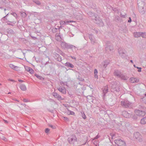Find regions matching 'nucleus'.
I'll use <instances>...</instances> for the list:
<instances>
[{
	"instance_id": "obj_1",
	"label": "nucleus",
	"mask_w": 146,
	"mask_h": 146,
	"mask_svg": "<svg viewBox=\"0 0 146 146\" xmlns=\"http://www.w3.org/2000/svg\"><path fill=\"white\" fill-rule=\"evenodd\" d=\"M137 4L140 13L142 14H144L145 12V11L144 9V6L145 5V3L141 0H138Z\"/></svg>"
},
{
	"instance_id": "obj_2",
	"label": "nucleus",
	"mask_w": 146,
	"mask_h": 146,
	"mask_svg": "<svg viewBox=\"0 0 146 146\" xmlns=\"http://www.w3.org/2000/svg\"><path fill=\"white\" fill-rule=\"evenodd\" d=\"M121 104L123 107L126 108H131L132 106V104L127 100L121 101Z\"/></svg>"
},
{
	"instance_id": "obj_3",
	"label": "nucleus",
	"mask_w": 146,
	"mask_h": 146,
	"mask_svg": "<svg viewBox=\"0 0 146 146\" xmlns=\"http://www.w3.org/2000/svg\"><path fill=\"white\" fill-rule=\"evenodd\" d=\"M141 108H143V110H136L135 111V114L139 116L142 117L144 116L146 114L145 111V108L142 106H141Z\"/></svg>"
},
{
	"instance_id": "obj_4",
	"label": "nucleus",
	"mask_w": 146,
	"mask_h": 146,
	"mask_svg": "<svg viewBox=\"0 0 146 146\" xmlns=\"http://www.w3.org/2000/svg\"><path fill=\"white\" fill-rule=\"evenodd\" d=\"M112 84L111 86V88L117 92H119V82L117 81H115L112 82Z\"/></svg>"
},
{
	"instance_id": "obj_5",
	"label": "nucleus",
	"mask_w": 146,
	"mask_h": 146,
	"mask_svg": "<svg viewBox=\"0 0 146 146\" xmlns=\"http://www.w3.org/2000/svg\"><path fill=\"white\" fill-rule=\"evenodd\" d=\"M93 20L95 23L99 25L100 26L103 27L104 25V23L101 19L96 17V16H94V18L93 19Z\"/></svg>"
},
{
	"instance_id": "obj_6",
	"label": "nucleus",
	"mask_w": 146,
	"mask_h": 146,
	"mask_svg": "<svg viewBox=\"0 0 146 146\" xmlns=\"http://www.w3.org/2000/svg\"><path fill=\"white\" fill-rule=\"evenodd\" d=\"M115 146H125V142L120 139H116L114 141Z\"/></svg>"
},
{
	"instance_id": "obj_7",
	"label": "nucleus",
	"mask_w": 146,
	"mask_h": 146,
	"mask_svg": "<svg viewBox=\"0 0 146 146\" xmlns=\"http://www.w3.org/2000/svg\"><path fill=\"white\" fill-rule=\"evenodd\" d=\"M133 137L139 142L143 141L142 137L141 135L138 132H135L133 134Z\"/></svg>"
},
{
	"instance_id": "obj_8",
	"label": "nucleus",
	"mask_w": 146,
	"mask_h": 146,
	"mask_svg": "<svg viewBox=\"0 0 146 146\" xmlns=\"http://www.w3.org/2000/svg\"><path fill=\"white\" fill-rule=\"evenodd\" d=\"M61 45L63 48L64 49L72 48L74 47H75V46L73 45L68 44L64 42H62L61 43Z\"/></svg>"
},
{
	"instance_id": "obj_9",
	"label": "nucleus",
	"mask_w": 146,
	"mask_h": 146,
	"mask_svg": "<svg viewBox=\"0 0 146 146\" xmlns=\"http://www.w3.org/2000/svg\"><path fill=\"white\" fill-rule=\"evenodd\" d=\"M69 143L71 144H73L74 142L77 141V139L75 135H72L68 138Z\"/></svg>"
},
{
	"instance_id": "obj_10",
	"label": "nucleus",
	"mask_w": 146,
	"mask_h": 146,
	"mask_svg": "<svg viewBox=\"0 0 146 146\" xmlns=\"http://www.w3.org/2000/svg\"><path fill=\"white\" fill-rule=\"evenodd\" d=\"M122 115L124 117L126 118H130L133 115L131 113H129L126 111H124L122 112Z\"/></svg>"
},
{
	"instance_id": "obj_11",
	"label": "nucleus",
	"mask_w": 146,
	"mask_h": 146,
	"mask_svg": "<svg viewBox=\"0 0 146 146\" xmlns=\"http://www.w3.org/2000/svg\"><path fill=\"white\" fill-rule=\"evenodd\" d=\"M118 52L119 54L122 57L124 56L125 54L124 50L121 47L119 48L118 49Z\"/></svg>"
},
{
	"instance_id": "obj_12",
	"label": "nucleus",
	"mask_w": 146,
	"mask_h": 146,
	"mask_svg": "<svg viewBox=\"0 0 146 146\" xmlns=\"http://www.w3.org/2000/svg\"><path fill=\"white\" fill-rule=\"evenodd\" d=\"M57 88L58 90L63 94H65L66 93V90L64 87L60 86Z\"/></svg>"
},
{
	"instance_id": "obj_13",
	"label": "nucleus",
	"mask_w": 146,
	"mask_h": 146,
	"mask_svg": "<svg viewBox=\"0 0 146 146\" xmlns=\"http://www.w3.org/2000/svg\"><path fill=\"white\" fill-rule=\"evenodd\" d=\"M139 81V79L138 78L132 77L130 79V82L132 83L137 82Z\"/></svg>"
},
{
	"instance_id": "obj_14",
	"label": "nucleus",
	"mask_w": 146,
	"mask_h": 146,
	"mask_svg": "<svg viewBox=\"0 0 146 146\" xmlns=\"http://www.w3.org/2000/svg\"><path fill=\"white\" fill-rule=\"evenodd\" d=\"M122 74L121 72L118 70H115L114 72V74L115 76L119 78Z\"/></svg>"
},
{
	"instance_id": "obj_15",
	"label": "nucleus",
	"mask_w": 146,
	"mask_h": 146,
	"mask_svg": "<svg viewBox=\"0 0 146 146\" xmlns=\"http://www.w3.org/2000/svg\"><path fill=\"white\" fill-rule=\"evenodd\" d=\"M88 37L92 44H94L95 42V40L93 35L92 34H88Z\"/></svg>"
},
{
	"instance_id": "obj_16",
	"label": "nucleus",
	"mask_w": 146,
	"mask_h": 146,
	"mask_svg": "<svg viewBox=\"0 0 146 146\" xmlns=\"http://www.w3.org/2000/svg\"><path fill=\"white\" fill-rule=\"evenodd\" d=\"M73 22V21H61L60 22V23L61 25H66L67 23H68Z\"/></svg>"
},
{
	"instance_id": "obj_17",
	"label": "nucleus",
	"mask_w": 146,
	"mask_h": 146,
	"mask_svg": "<svg viewBox=\"0 0 146 146\" xmlns=\"http://www.w3.org/2000/svg\"><path fill=\"white\" fill-rule=\"evenodd\" d=\"M25 69L27 71L29 72L31 74L34 73V71L31 68L27 66L25 68Z\"/></svg>"
},
{
	"instance_id": "obj_18",
	"label": "nucleus",
	"mask_w": 146,
	"mask_h": 146,
	"mask_svg": "<svg viewBox=\"0 0 146 146\" xmlns=\"http://www.w3.org/2000/svg\"><path fill=\"white\" fill-rule=\"evenodd\" d=\"M113 47L111 45H109L107 46L106 47V49L107 51H111L113 50Z\"/></svg>"
},
{
	"instance_id": "obj_19",
	"label": "nucleus",
	"mask_w": 146,
	"mask_h": 146,
	"mask_svg": "<svg viewBox=\"0 0 146 146\" xmlns=\"http://www.w3.org/2000/svg\"><path fill=\"white\" fill-rule=\"evenodd\" d=\"M53 96L55 98H57L58 99L61 98V96L56 92H53Z\"/></svg>"
},
{
	"instance_id": "obj_20",
	"label": "nucleus",
	"mask_w": 146,
	"mask_h": 146,
	"mask_svg": "<svg viewBox=\"0 0 146 146\" xmlns=\"http://www.w3.org/2000/svg\"><path fill=\"white\" fill-rule=\"evenodd\" d=\"M108 85H106L104 87V88L103 90V96H104L105 95V94L108 92Z\"/></svg>"
},
{
	"instance_id": "obj_21",
	"label": "nucleus",
	"mask_w": 146,
	"mask_h": 146,
	"mask_svg": "<svg viewBox=\"0 0 146 146\" xmlns=\"http://www.w3.org/2000/svg\"><path fill=\"white\" fill-rule=\"evenodd\" d=\"M119 78H120L121 79L123 80H126L128 79L129 77L124 75L122 73Z\"/></svg>"
},
{
	"instance_id": "obj_22",
	"label": "nucleus",
	"mask_w": 146,
	"mask_h": 146,
	"mask_svg": "<svg viewBox=\"0 0 146 146\" xmlns=\"http://www.w3.org/2000/svg\"><path fill=\"white\" fill-rule=\"evenodd\" d=\"M141 32H134L133 33L134 36L136 38L139 37L140 36H141Z\"/></svg>"
},
{
	"instance_id": "obj_23",
	"label": "nucleus",
	"mask_w": 146,
	"mask_h": 146,
	"mask_svg": "<svg viewBox=\"0 0 146 146\" xmlns=\"http://www.w3.org/2000/svg\"><path fill=\"white\" fill-rule=\"evenodd\" d=\"M20 88L21 90L23 91H25L27 90V88L26 86L23 84H21L20 86Z\"/></svg>"
},
{
	"instance_id": "obj_24",
	"label": "nucleus",
	"mask_w": 146,
	"mask_h": 146,
	"mask_svg": "<svg viewBox=\"0 0 146 146\" xmlns=\"http://www.w3.org/2000/svg\"><path fill=\"white\" fill-rule=\"evenodd\" d=\"M65 65L66 66L70 67L71 68H73L74 67V66L73 64L68 62H66L65 63Z\"/></svg>"
},
{
	"instance_id": "obj_25",
	"label": "nucleus",
	"mask_w": 146,
	"mask_h": 146,
	"mask_svg": "<svg viewBox=\"0 0 146 146\" xmlns=\"http://www.w3.org/2000/svg\"><path fill=\"white\" fill-rule=\"evenodd\" d=\"M140 122L141 124H146V116L141 120Z\"/></svg>"
},
{
	"instance_id": "obj_26",
	"label": "nucleus",
	"mask_w": 146,
	"mask_h": 146,
	"mask_svg": "<svg viewBox=\"0 0 146 146\" xmlns=\"http://www.w3.org/2000/svg\"><path fill=\"white\" fill-rule=\"evenodd\" d=\"M33 1L36 5H41V3L39 0H32Z\"/></svg>"
},
{
	"instance_id": "obj_27",
	"label": "nucleus",
	"mask_w": 146,
	"mask_h": 146,
	"mask_svg": "<svg viewBox=\"0 0 146 146\" xmlns=\"http://www.w3.org/2000/svg\"><path fill=\"white\" fill-rule=\"evenodd\" d=\"M7 24L8 25H11L12 26H13V25L15 24L16 22L15 21H13L12 22H11L9 21H7Z\"/></svg>"
},
{
	"instance_id": "obj_28",
	"label": "nucleus",
	"mask_w": 146,
	"mask_h": 146,
	"mask_svg": "<svg viewBox=\"0 0 146 146\" xmlns=\"http://www.w3.org/2000/svg\"><path fill=\"white\" fill-rule=\"evenodd\" d=\"M56 56L57 57V60L59 62H60L62 60V57L57 54H56Z\"/></svg>"
},
{
	"instance_id": "obj_29",
	"label": "nucleus",
	"mask_w": 146,
	"mask_h": 146,
	"mask_svg": "<svg viewBox=\"0 0 146 146\" xmlns=\"http://www.w3.org/2000/svg\"><path fill=\"white\" fill-rule=\"evenodd\" d=\"M104 67L105 68L107 67V65L109 64V60H106L104 62Z\"/></svg>"
},
{
	"instance_id": "obj_30",
	"label": "nucleus",
	"mask_w": 146,
	"mask_h": 146,
	"mask_svg": "<svg viewBox=\"0 0 146 146\" xmlns=\"http://www.w3.org/2000/svg\"><path fill=\"white\" fill-rule=\"evenodd\" d=\"M98 74V71L97 70L95 69L94 70V77L95 78H98V76L97 75Z\"/></svg>"
},
{
	"instance_id": "obj_31",
	"label": "nucleus",
	"mask_w": 146,
	"mask_h": 146,
	"mask_svg": "<svg viewBox=\"0 0 146 146\" xmlns=\"http://www.w3.org/2000/svg\"><path fill=\"white\" fill-rule=\"evenodd\" d=\"M61 37L60 35H56L55 36V38L56 40L57 41H60L61 40Z\"/></svg>"
},
{
	"instance_id": "obj_32",
	"label": "nucleus",
	"mask_w": 146,
	"mask_h": 146,
	"mask_svg": "<svg viewBox=\"0 0 146 146\" xmlns=\"http://www.w3.org/2000/svg\"><path fill=\"white\" fill-rule=\"evenodd\" d=\"M9 66L11 68L13 69L14 70H16L15 69L16 68H18V67L17 66H15L13 64H10L9 65Z\"/></svg>"
},
{
	"instance_id": "obj_33",
	"label": "nucleus",
	"mask_w": 146,
	"mask_h": 146,
	"mask_svg": "<svg viewBox=\"0 0 146 146\" xmlns=\"http://www.w3.org/2000/svg\"><path fill=\"white\" fill-rule=\"evenodd\" d=\"M35 75L37 77V78L41 80H43L44 79V78H42V76H39V75L37 74H35Z\"/></svg>"
},
{
	"instance_id": "obj_34",
	"label": "nucleus",
	"mask_w": 146,
	"mask_h": 146,
	"mask_svg": "<svg viewBox=\"0 0 146 146\" xmlns=\"http://www.w3.org/2000/svg\"><path fill=\"white\" fill-rule=\"evenodd\" d=\"M88 16H90V17H93L94 18V16H95L94 15V13H92V12H89L88 13Z\"/></svg>"
},
{
	"instance_id": "obj_35",
	"label": "nucleus",
	"mask_w": 146,
	"mask_h": 146,
	"mask_svg": "<svg viewBox=\"0 0 146 146\" xmlns=\"http://www.w3.org/2000/svg\"><path fill=\"white\" fill-rule=\"evenodd\" d=\"M141 36L143 38H146V33L141 32Z\"/></svg>"
},
{
	"instance_id": "obj_36",
	"label": "nucleus",
	"mask_w": 146,
	"mask_h": 146,
	"mask_svg": "<svg viewBox=\"0 0 146 146\" xmlns=\"http://www.w3.org/2000/svg\"><path fill=\"white\" fill-rule=\"evenodd\" d=\"M138 115L136 114H134L133 115H132V118L134 119H138Z\"/></svg>"
},
{
	"instance_id": "obj_37",
	"label": "nucleus",
	"mask_w": 146,
	"mask_h": 146,
	"mask_svg": "<svg viewBox=\"0 0 146 146\" xmlns=\"http://www.w3.org/2000/svg\"><path fill=\"white\" fill-rule=\"evenodd\" d=\"M21 16L25 18L27 16L26 13L25 12H23L21 13Z\"/></svg>"
},
{
	"instance_id": "obj_38",
	"label": "nucleus",
	"mask_w": 146,
	"mask_h": 146,
	"mask_svg": "<svg viewBox=\"0 0 146 146\" xmlns=\"http://www.w3.org/2000/svg\"><path fill=\"white\" fill-rule=\"evenodd\" d=\"M145 96H146V97L143 98L142 100L144 103L146 104V93L145 94Z\"/></svg>"
},
{
	"instance_id": "obj_39",
	"label": "nucleus",
	"mask_w": 146,
	"mask_h": 146,
	"mask_svg": "<svg viewBox=\"0 0 146 146\" xmlns=\"http://www.w3.org/2000/svg\"><path fill=\"white\" fill-rule=\"evenodd\" d=\"M68 113H69V114L71 115H74V113L73 111L68 110Z\"/></svg>"
},
{
	"instance_id": "obj_40",
	"label": "nucleus",
	"mask_w": 146,
	"mask_h": 146,
	"mask_svg": "<svg viewBox=\"0 0 146 146\" xmlns=\"http://www.w3.org/2000/svg\"><path fill=\"white\" fill-rule=\"evenodd\" d=\"M11 14L15 17L16 18L17 17V15L16 13H11Z\"/></svg>"
},
{
	"instance_id": "obj_41",
	"label": "nucleus",
	"mask_w": 146,
	"mask_h": 146,
	"mask_svg": "<svg viewBox=\"0 0 146 146\" xmlns=\"http://www.w3.org/2000/svg\"><path fill=\"white\" fill-rule=\"evenodd\" d=\"M32 14H33L35 15H38L39 14V13H37L35 12H32Z\"/></svg>"
},
{
	"instance_id": "obj_42",
	"label": "nucleus",
	"mask_w": 146,
	"mask_h": 146,
	"mask_svg": "<svg viewBox=\"0 0 146 146\" xmlns=\"http://www.w3.org/2000/svg\"><path fill=\"white\" fill-rule=\"evenodd\" d=\"M49 131H50V129L48 128H47L45 130V132L46 133H48Z\"/></svg>"
},
{
	"instance_id": "obj_43",
	"label": "nucleus",
	"mask_w": 146,
	"mask_h": 146,
	"mask_svg": "<svg viewBox=\"0 0 146 146\" xmlns=\"http://www.w3.org/2000/svg\"><path fill=\"white\" fill-rule=\"evenodd\" d=\"M136 68L137 69H139V70H138V72H141V67H137H137H136Z\"/></svg>"
},
{
	"instance_id": "obj_44",
	"label": "nucleus",
	"mask_w": 146,
	"mask_h": 146,
	"mask_svg": "<svg viewBox=\"0 0 146 146\" xmlns=\"http://www.w3.org/2000/svg\"><path fill=\"white\" fill-rule=\"evenodd\" d=\"M82 118L85 119L86 118V117L84 113L82 114Z\"/></svg>"
},
{
	"instance_id": "obj_45",
	"label": "nucleus",
	"mask_w": 146,
	"mask_h": 146,
	"mask_svg": "<svg viewBox=\"0 0 146 146\" xmlns=\"http://www.w3.org/2000/svg\"><path fill=\"white\" fill-rule=\"evenodd\" d=\"M23 101L25 102H29V101L27 99L24 98L23 100Z\"/></svg>"
},
{
	"instance_id": "obj_46",
	"label": "nucleus",
	"mask_w": 146,
	"mask_h": 146,
	"mask_svg": "<svg viewBox=\"0 0 146 146\" xmlns=\"http://www.w3.org/2000/svg\"><path fill=\"white\" fill-rule=\"evenodd\" d=\"M1 138L4 140V141H6V138L5 137H4L3 136H2V137H1Z\"/></svg>"
},
{
	"instance_id": "obj_47",
	"label": "nucleus",
	"mask_w": 146,
	"mask_h": 146,
	"mask_svg": "<svg viewBox=\"0 0 146 146\" xmlns=\"http://www.w3.org/2000/svg\"><path fill=\"white\" fill-rule=\"evenodd\" d=\"M63 118L64 119L65 121H68L69 120V119L66 117H64Z\"/></svg>"
},
{
	"instance_id": "obj_48",
	"label": "nucleus",
	"mask_w": 146,
	"mask_h": 146,
	"mask_svg": "<svg viewBox=\"0 0 146 146\" xmlns=\"http://www.w3.org/2000/svg\"><path fill=\"white\" fill-rule=\"evenodd\" d=\"M6 16H4L3 18H2V20H4L5 21L6 20H7V19L6 18Z\"/></svg>"
},
{
	"instance_id": "obj_49",
	"label": "nucleus",
	"mask_w": 146,
	"mask_h": 146,
	"mask_svg": "<svg viewBox=\"0 0 146 146\" xmlns=\"http://www.w3.org/2000/svg\"><path fill=\"white\" fill-rule=\"evenodd\" d=\"M99 137V136H98V135H97V136H96L93 139L94 140V139H98V138Z\"/></svg>"
},
{
	"instance_id": "obj_50",
	"label": "nucleus",
	"mask_w": 146,
	"mask_h": 146,
	"mask_svg": "<svg viewBox=\"0 0 146 146\" xmlns=\"http://www.w3.org/2000/svg\"><path fill=\"white\" fill-rule=\"evenodd\" d=\"M48 110L51 113H53L54 112L53 110H52L48 109Z\"/></svg>"
},
{
	"instance_id": "obj_51",
	"label": "nucleus",
	"mask_w": 146,
	"mask_h": 146,
	"mask_svg": "<svg viewBox=\"0 0 146 146\" xmlns=\"http://www.w3.org/2000/svg\"><path fill=\"white\" fill-rule=\"evenodd\" d=\"M126 14L125 13L124 15H122V13L121 14V17H123V18H125V16L126 15Z\"/></svg>"
},
{
	"instance_id": "obj_52",
	"label": "nucleus",
	"mask_w": 146,
	"mask_h": 146,
	"mask_svg": "<svg viewBox=\"0 0 146 146\" xmlns=\"http://www.w3.org/2000/svg\"><path fill=\"white\" fill-rule=\"evenodd\" d=\"M131 18H130V17H129V20H128V22H129V23H130V22H131Z\"/></svg>"
},
{
	"instance_id": "obj_53",
	"label": "nucleus",
	"mask_w": 146,
	"mask_h": 146,
	"mask_svg": "<svg viewBox=\"0 0 146 146\" xmlns=\"http://www.w3.org/2000/svg\"><path fill=\"white\" fill-rule=\"evenodd\" d=\"M49 126L50 127H52V128H53V129L55 128V126H53L52 125H50Z\"/></svg>"
},
{
	"instance_id": "obj_54",
	"label": "nucleus",
	"mask_w": 146,
	"mask_h": 146,
	"mask_svg": "<svg viewBox=\"0 0 146 146\" xmlns=\"http://www.w3.org/2000/svg\"><path fill=\"white\" fill-rule=\"evenodd\" d=\"M31 36L34 40H35L36 39H37V38L36 37L33 36Z\"/></svg>"
},
{
	"instance_id": "obj_55",
	"label": "nucleus",
	"mask_w": 146,
	"mask_h": 146,
	"mask_svg": "<svg viewBox=\"0 0 146 146\" xmlns=\"http://www.w3.org/2000/svg\"><path fill=\"white\" fill-rule=\"evenodd\" d=\"M3 121H4V122L6 123H8V122L6 120H5V119H4L3 120Z\"/></svg>"
},
{
	"instance_id": "obj_56",
	"label": "nucleus",
	"mask_w": 146,
	"mask_h": 146,
	"mask_svg": "<svg viewBox=\"0 0 146 146\" xmlns=\"http://www.w3.org/2000/svg\"><path fill=\"white\" fill-rule=\"evenodd\" d=\"M18 81L19 82H24V81H23L22 80H21V79L19 80Z\"/></svg>"
},
{
	"instance_id": "obj_57",
	"label": "nucleus",
	"mask_w": 146,
	"mask_h": 146,
	"mask_svg": "<svg viewBox=\"0 0 146 146\" xmlns=\"http://www.w3.org/2000/svg\"><path fill=\"white\" fill-rule=\"evenodd\" d=\"M9 80L10 81H12V82H15V81H14V80H13L11 79H9Z\"/></svg>"
},
{
	"instance_id": "obj_58",
	"label": "nucleus",
	"mask_w": 146,
	"mask_h": 146,
	"mask_svg": "<svg viewBox=\"0 0 146 146\" xmlns=\"http://www.w3.org/2000/svg\"><path fill=\"white\" fill-rule=\"evenodd\" d=\"M71 58L73 59H75V60H76V58L74 57V56H71Z\"/></svg>"
},
{
	"instance_id": "obj_59",
	"label": "nucleus",
	"mask_w": 146,
	"mask_h": 146,
	"mask_svg": "<svg viewBox=\"0 0 146 146\" xmlns=\"http://www.w3.org/2000/svg\"><path fill=\"white\" fill-rule=\"evenodd\" d=\"M65 1L68 2H70L71 0H65Z\"/></svg>"
},
{
	"instance_id": "obj_60",
	"label": "nucleus",
	"mask_w": 146,
	"mask_h": 146,
	"mask_svg": "<svg viewBox=\"0 0 146 146\" xmlns=\"http://www.w3.org/2000/svg\"><path fill=\"white\" fill-rule=\"evenodd\" d=\"M21 105H22L23 106H25L26 105L25 104H21Z\"/></svg>"
},
{
	"instance_id": "obj_61",
	"label": "nucleus",
	"mask_w": 146,
	"mask_h": 146,
	"mask_svg": "<svg viewBox=\"0 0 146 146\" xmlns=\"http://www.w3.org/2000/svg\"><path fill=\"white\" fill-rule=\"evenodd\" d=\"M130 62L132 63H133V60H130Z\"/></svg>"
},
{
	"instance_id": "obj_62",
	"label": "nucleus",
	"mask_w": 146,
	"mask_h": 146,
	"mask_svg": "<svg viewBox=\"0 0 146 146\" xmlns=\"http://www.w3.org/2000/svg\"><path fill=\"white\" fill-rule=\"evenodd\" d=\"M9 13H8L5 16H6V17H7Z\"/></svg>"
},
{
	"instance_id": "obj_63",
	"label": "nucleus",
	"mask_w": 146,
	"mask_h": 146,
	"mask_svg": "<svg viewBox=\"0 0 146 146\" xmlns=\"http://www.w3.org/2000/svg\"><path fill=\"white\" fill-rule=\"evenodd\" d=\"M133 66H134V67H135L136 68V66H135V65H133Z\"/></svg>"
},
{
	"instance_id": "obj_64",
	"label": "nucleus",
	"mask_w": 146,
	"mask_h": 146,
	"mask_svg": "<svg viewBox=\"0 0 146 146\" xmlns=\"http://www.w3.org/2000/svg\"><path fill=\"white\" fill-rule=\"evenodd\" d=\"M145 101H146V99H145Z\"/></svg>"
}]
</instances>
